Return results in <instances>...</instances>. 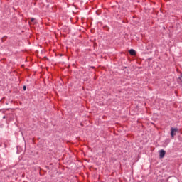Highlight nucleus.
<instances>
[{
	"instance_id": "20e7f679",
	"label": "nucleus",
	"mask_w": 182,
	"mask_h": 182,
	"mask_svg": "<svg viewBox=\"0 0 182 182\" xmlns=\"http://www.w3.org/2000/svg\"><path fill=\"white\" fill-rule=\"evenodd\" d=\"M34 21H35V18H31V22H34Z\"/></svg>"
},
{
	"instance_id": "f257e3e1",
	"label": "nucleus",
	"mask_w": 182,
	"mask_h": 182,
	"mask_svg": "<svg viewBox=\"0 0 182 182\" xmlns=\"http://www.w3.org/2000/svg\"><path fill=\"white\" fill-rule=\"evenodd\" d=\"M177 132H178V129L177 128H172L171 129V136L172 139H174V136L177 134Z\"/></svg>"
},
{
	"instance_id": "f03ea898",
	"label": "nucleus",
	"mask_w": 182,
	"mask_h": 182,
	"mask_svg": "<svg viewBox=\"0 0 182 182\" xmlns=\"http://www.w3.org/2000/svg\"><path fill=\"white\" fill-rule=\"evenodd\" d=\"M166 156V151L161 149L159 151V157L160 159H163Z\"/></svg>"
},
{
	"instance_id": "39448f33",
	"label": "nucleus",
	"mask_w": 182,
	"mask_h": 182,
	"mask_svg": "<svg viewBox=\"0 0 182 182\" xmlns=\"http://www.w3.org/2000/svg\"><path fill=\"white\" fill-rule=\"evenodd\" d=\"M23 90H26V86H23Z\"/></svg>"
},
{
	"instance_id": "7ed1b4c3",
	"label": "nucleus",
	"mask_w": 182,
	"mask_h": 182,
	"mask_svg": "<svg viewBox=\"0 0 182 182\" xmlns=\"http://www.w3.org/2000/svg\"><path fill=\"white\" fill-rule=\"evenodd\" d=\"M129 53L131 55V56H136V50L133 49L129 50Z\"/></svg>"
}]
</instances>
